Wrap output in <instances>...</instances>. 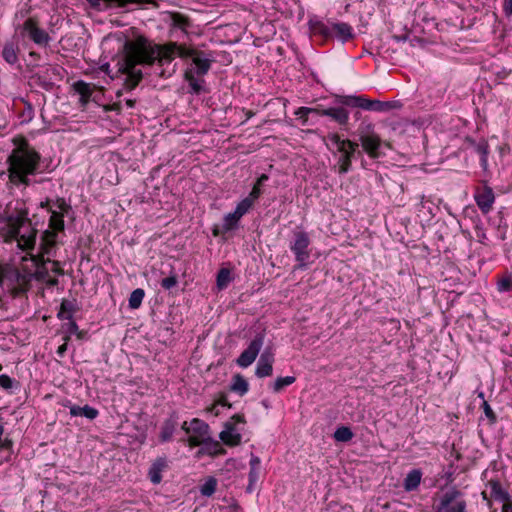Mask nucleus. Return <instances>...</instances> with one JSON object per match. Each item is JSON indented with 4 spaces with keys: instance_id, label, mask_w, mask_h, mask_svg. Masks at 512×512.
<instances>
[{
    "instance_id": "1",
    "label": "nucleus",
    "mask_w": 512,
    "mask_h": 512,
    "mask_svg": "<svg viewBox=\"0 0 512 512\" xmlns=\"http://www.w3.org/2000/svg\"><path fill=\"white\" fill-rule=\"evenodd\" d=\"M203 52L190 49L177 43H169L164 46L152 45L145 37L138 36L134 40H128L123 45V55L117 62V72L126 75L125 85L128 89H134L143 78L138 65H152L158 61L161 65L170 63L176 56L192 58L194 68L191 69L197 75L206 74L211 66V60L203 57Z\"/></svg>"
},
{
    "instance_id": "2",
    "label": "nucleus",
    "mask_w": 512,
    "mask_h": 512,
    "mask_svg": "<svg viewBox=\"0 0 512 512\" xmlns=\"http://www.w3.org/2000/svg\"><path fill=\"white\" fill-rule=\"evenodd\" d=\"M41 154L33 148L26 139L14 148L7 158V173L12 186L28 187L31 183L29 176L46 171L42 169Z\"/></svg>"
},
{
    "instance_id": "3",
    "label": "nucleus",
    "mask_w": 512,
    "mask_h": 512,
    "mask_svg": "<svg viewBox=\"0 0 512 512\" xmlns=\"http://www.w3.org/2000/svg\"><path fill=\"white\" fill-rule=\"evenodd\" d=\"M28 209L17 207L16 213L6 214L2 220L6 223V236L16 240L22 249H32L36 243L37 230L28 218Z\"/></svg>"
},
{
    "instance_id": "4",
    "label": "nucleus",
    "mask_w": 512,
    "mask_h": 512,
    "mask_svg": "<svg viewBox=\"0 0 512 512\" xmlns=\"http://www.w3.org/2000/svg\"><path fill=\"white\" fill-rule=\"evenodd\" d=\"M40 206L42 208H47L50 213L48 229L42 233L40 238V251L42 255L55 256L58 243V233L64 232V216L66 214L58 212L51 207L49 199L41 202Z\"/></svg>"
},
{
    "instance_id": "5",
    "label": "nucleus",
    "mask_w": 512,
    "mask_h": 512,
    "mask_svg": "<svg viewBox=\"0 0 512 512\" xmlns=\"http://www.w3.org/2000/svg\"><path fill=\"white\" fill-rule=\"evenodd\" d=\"M327 138L336 146L337 151L340 153L337 162L338 173H348L352 167V159L355 154H361V152L358 151V143L349 139H341V137L336 133L329 134Z\"/></svg>"
},
{
    "instance_id": "6",
    "label": "nucleus",
    "mask_w": 512,
    "mask_h": 512,
    "mask_svg": "<svg viewBox=\"0 0 512 512\" xmlns=\"http://www.w3.org/2000/svg\"><path fill=\"white\" fill-rule=\"evenodd\" d=\"M309 114L330 117L341 126L346 125L349 120V112L343 106L330 107L327 109L300 107L295 111V115L303 119V124L307 123Z\"/></svg>"
},
{
    "instance_id": "7",
    "label": "nucleus",
    "mask_w": 512,
    "mask_h": 512,
    "mask_svg": "<svg viewBox=\"0 0 512 512\" xmlns=\"http://www.w3.org/2000/svg\"><path fill=\"white\" fill-rule=\"evenodd\" d=\"M463 494L456 487L446 491L437 506L435 512H466L467 502L462 498Z\"/></svg>"
},
{
    "instance_id": "8",
    "label": "nucleus",
    "mask_w": 512,
    "mask_h": 512,
    "mask_svg": "<svg viewBox=\"0 0 512 512\" xmlns=\"http://www.w3.org/2000/svg\"><path fill=\"white\" fill-rule=\"evenodd\" d=\"M357 135L364 151L371 157H379V148L381 146L380 137L372 131L371 125H361L357 130Z\"/></svg>"
},
{
    "instance_id": "9",
    "label": "nucleus",
    "mask_w": 512,
    "mask_h": 512,
    "mask_svg": "<svg viewBox=\"0 0 512 512\" xmlns=\"http://www.w3.org/2000/svg\"><path fill=\"white\" fill-rule=\"evenodd\" d=\"M310 245V238L304 231H298L294 233V241L290 245L291 251L295 255V259L298 262V267L303 268L306 266V262L310 257L308 247Z\"/></svg>"
},
{
    "instance_id": "10",
    "label": "nucleus",
    "mask_w": 512,
    "mask_h": 512,
    "mask_svg": "<svg viewBox=\"0 0 512 512\" xmlns=\"http://www.w3.org/2000/svg\"><path fill=\"white\" fill-rule=\"evenodd\" d=\"M264 338V333L261 332L256 334V336L250 342L248 347L236 359V363L238 366L246 368L255 361L263 346Z\"/></svg>"
},
{
    "instance_id": "11",
    "label": "nucleus",
    "mask_w": 512,
    "mask_h": 512,
    "mask_svg": "<svg viewBox=\"0 0 512 512\" xmlns=\"http://www.w3.org/2000/svg\"><path fill=\"white\" fill-rule=\"evenodd\" d=\"M23 31L36 45L46 47L51 41L50 35L38 26L35 18L29 17L23 23Z\"/></svg>"
},
{
    "instance_id": "12",
    "label": "nucleus",
    "mask_w": 512,
    "mask_h": 512,
    "mask_svg": "<svg viewBox=\"0 0 512 512\" xmlns=\"http://www.w3.org/2000/svg\"><path fill=\"white\" fill-rule=\"evenodd\" d=\"M474 198L482 213L486 214L492 209V205L495 200L492 188L484 186L483 188L478 189Z\"/></svg>"
},
{
    "instance_id": "13",
    "label": "nucleus",
    "mask_w": 512,
    "mask_h": 512,
    "mask_svg": "<svg viewBox=\"0 0 512 512\" xmlns=\"http://www.w3.org/2000/svg\"><path fill=\"white\" fill-rule=\"evenodd\" d=\"M273 362V353L268 349L264 350L257 362L255 375L259 378L271 376L273 373Z\"/></svg>"
},
{
    "instance_id": "14",
    "label": "nucleus",
    "mask_w": 512,
    "mask_h": 512,
    "mask_svg": "<svg viewBox=\"0 0 512 512\" xmlns=\"http://www.w3.org/2000/svg\"><path fill=\"white\" fill-rule=\"evenodd\" d=\"M178 414L176 412H172L169 417L163 422L161 426V431L159 434V440L162 443L169 442L172 440L174 432L178 426Z\"/></svg>"
},
{
    "instance_id": "15",
    "label": "nucleus",
    "mask_w": 512,
    "mask_h": 512,
    "mask_svg": "<svg viewBox=\"0 0 512 512\" xmlns=\"http://www.w3.org/2000/svg\"><path fill=\"white\" fill-rule=\"evenodd\" d=\"M220 439L228 446H236L241 442V434L236 431L234 423L227 421L225 429L219 435Z\"/></svg>"
},
{
    "instance_id": "16",
    "label": "nucleus",
    "mask_w": 512,
    "mask_h": 512,
    "mask_svg": "<svg viewBox=\"0 0 512 512\" xmlns=\"http://www.w3.org/2000/svg\"><path fill=\"white\" fill-rule=\"evenodd\" d=\"M332 37L336 36L342 43L354 38L353 28L345 22L333 23L331 25Z\"/></svg>"
},
{
    "instance_id": "17",
    "label": "nucleus",
    "mask_w": 512,
    "mask_h": 512,
    "mask_svg": "<svg viewBox=\"0 0 512 512\" xmlns=\"http://www.w3.org/2000/svg\"><path fill=\"white\" fill-rule=\"evenodd\" d=\"M165 457L157 458L150 466L148 476L153 484H159L162 480V472L167 468Z\"/></svg>"
},
{
    "instance_id": "18",
    "label": "nucleus",
    "mask_w": 512,
    "mask_h": 512,
    "mask_svg": "<svg viewBox=\"0 0 512 512\" xmlns=\"http://www.w3.org/2000/svg\"><path fill=\"white\" fill-rule=\"evenodd\" d=\"M261 192L256 189H252L249 195L241 200L235 210L234 213L241 219L243 215H245L253 206L254 202L260 197Z\"/></svg>"
},
{
    "instance_id": "19",
    "label": "nucleus",
    "mask_w": 512,
    "mask_h": 512,
    "mask_svg": "<svg viewBox=\"0 0 512 512\" xmlns=\"http://www.w3.org/2000/svg\"><path fill=\"white\" fill-rule=\"evenodd\" d=\"M309 29L312 34L320 35L325 39L332 38L331 26L325 24L316 17L310 18L308 21Z\"/></svg>"
},
{
    "instance_id": "20",
    "label": "nucleus",
    "mask_w": 512,
    "mask_h": 512,
    "mask_svg": "<svg viewBox=\"0 0 512 512\" xmlns=\"http://www.w3.org/2000/svg\"><path fill=\"white\" fill-rule=\"evenodd\" d=\"M79 309L80 308L75 299H63L57 317L60 320H71L73 318L74 313L78 312Z\"/></svg>"
},
{
    "instance_id": "21",
    "label": "nucleus",
    "mask_w": 512,
    "mask_h": 512,
    "mask_svg": "<svg viewBox=\"0 0 512 512\" xmlns=\"http://www.w3.org/2000/svg\"><path fill=\"white\" fill-rule=\"evenodd\" d=\"M4 434L5 428L0 422V464L9 460L13 448V441Z\"/></svg>"
},
{
    "instance_id": "22",
    "label": "nucleus",
    "mask_w": 512,
    "mask_h": 512,
    "mask_svg": "<svg viewBox=\"0 0 512 512\" xmlns=\"http://www.w3.org/2000/svg\"><path fill=\"white\" fill-rule=\"evenodd\" d=\"M366 110H372V111H378V112H385L389 111L391 109H399L402 107V104L399 101H389V102H382L379 100H369L367 99V102L365 103Z\"/></svg>"
},
{
    "instance_id": "23",
    "label": "nucleus",
    "mask_w": 512,
    "mask_h": 512,
    "mask_svg": "<svg viewBox=\"0 0 512 512\" xmlns=\"http://www.w3.org/2000/svg\"><path fill=\"white\" fill-rule=\"evenodd\" d=\"M487 485L490 487L491 490V497L500 502H508L510 500V494L509 492L502 488L501 483L498 480L491 479L488 481Z\"/></svg>"
},
{
    "instance_id": "24",
    "label": "nucleus",
    "mask_w": 512,
    "mask_h": 512,
    "mask_svg": "<svg viewBox=\"0 0 512 512\" xmlns=\"http://www.w3.org/2000/svg\"><path fill=\"white\" fill-rule=\"evenodd\" d=\"M19 47L16 43L6 42L2 49V57L6 63L14 65L18 62Z\"/></svg>"
},
{
    "instance_id": "25",
    "label": "nucleus",
    "mask_w": 512,
    "mask_h": 512,
    "mask_svg": "<svg viewBox=\"0 0 512 512\" xmlns=\"http://www.w3.org/2000/svg\"><path fill=\"white\" fill-rule=\"evenodd\" d=\"M422 478V472L419 469H413L411 470L405 477L403 482V487L406 492H411L416 490L420 483Z\"/></svg>"
},
{
    "instance_id": "26",
    "label": "nucleus",
    "mask_w": 512,
    "mask_h": 512,
    "mask_svg": "<svg viewBox=\"0 0 512 512\" xmlns=\"http://www.w3.org/2000/svg\"><path fill=\"white\" fill-rule=\"evenodd\" d=\"M240 218L234 213H228L225 215L221 231L218 227L213 228V235L218 236L221 232L226 233L237 228Z\"/></svg>"
},
{
    "instance_id": "27",
    "label": "nucleus",
    "mask_w": 512,
    "mask_h": 512,
    "mask_svg": "<svg viewBox=\"0 0 512 512\" xmlns=\"http://www.w3.org/2000/svg\"><path fill=\"white\" fill-rule=\"evenodd\" d=\"M224 453L225 449L222 448L218 441L213 440L210 436L205 439L203 447L198 451V454H208L211 456H216Z\"/></svg>"
},
{
    "instance_id": "28",
    "label": "nucleus",
    "mask_w": 512,
    "mask_h": 512,
    "mask_svg": "<svg viewBox=\"0 0 512 512\" xmlns=\"http://www.w3.org/2000/svg\"><path fill=\"white\" fill-rule=\"evenodd\" d=\"M336 102L343 105V106H349V107H359L366 110L365 103L367 102V98L364 96H337Z\"/></svg>"
},
{
    "instance_id": "29",
    "label": "nucleus",
    "mask_w": 512,
    "mask_h": 512,
    "mask_svg": "<svg viewBox=\"0 0 512 512\" xmlns=\"http://www.w3.org/2000/svg\"><path fill=\"white\" fill-rule=\"evenodd\" d=\"M229 389L239 396H244L249 390V384L241 374H235L232 377Z\"/></svg>"
},
{
    "instance_id": "30",
    "label": "nucleus",
    "mask_w": 512,
    "mask_h": 512,
    "mask_svg": "<svg viewBox=\"0 0 512 512\" xmlns=\"http://www.w3.org/2000/svg\"><path fill=\"white\" fill-rule=\"evenodd\" d=\"M20 102L23 104V109L18 111V119L20 124H28L34 118V107L29 101L25 99H20Z\"/></svg>"
},
{
    "instance_id": "31",
    "label": "nucleus",
    "mask_w": 512,
    "mask_h": 512,
    "mask_svg": "<svg viewBox=\"0 0 512 512\" xmlns=\"http://www.w3.org/2000/svg\"><path fill=\"white\" fill-rule=\"evenodd\" d=\"M70 415L71 416H84L90 420H93L98 416V410L89 405H85L83 407H80L77 405H71L70 406Z\"/></svg>"
},
{
    "instance_id": "32",
    "label": "nucleus",
    "mask_w": 512,
    "mask_h": 512,
    "mask_svg": "<svg viewBox=\"0 0 512 512\" xmlns=\"http://www.w3.org/2000/svg\"><path fill=\"white\" fill-rule=\"evenodd\" d=\"M73 88L75 92H77L80 95V99L83 103L89 101L93 91L89 83L79 80L73 84Z\"/></svg>"
},
{
    "instance_id": "33",
    "label": "nucleus",
    "mask_w": 512,
    "mask_h": 512,
    "mask_svg": "<svg viewBox=\"0 0 512 512\" xmlns=\"http://www.w3.org/2000/svg\"><path fill=\"white\" fill-rule=\"evenodd\" d=\"M191 429V433L198 435L199 437L207 438L210 436L209 425L198 418H194L191 420Z\"/></svg>"
},
{
    "instance_id": "34",
    "label": "nucleus",
    "mask_w": 512,
    "mask_h": 512,
    "mask_svg": "<svg viewBox=\"0 0 512 512\" xmlns=\"http://www.w3.org/2000/svg\"><path fill=\"white\" fill-rule=\"evenodd\" d=\"M232 281L231 271L227 268H222L217 273L216 284L219 290L225 289Z\"/></svg>"
},
{
    "instance_id": "35",
    "label": "nucleus",
    "mask_w": 512,
    "mask_h": 512,
    "mask_svg": "<svg viewBox=\"0 0 512 512\" xmlns=\"http://www.w3.org/2000/svg\"><path fill=\"white\" fill-rule=\"evenodd\" d=\"M144 296H145V292L143 289L137 288V289L133 290L132 293L130 294V297L128 300L129 307L131 309L139 308L142 304Z\"/></svg>"
},
{
    "instance_id": "36",
    "label": "nucleus",
    "mask_w": 512,
    "mask_h": 512,
    "mask_svg": "<svg viewBox=\"0 0 512 512\" xmlns=\"http://www.w3.org/2000/svg\"><path fill=\"white\" fill-rule=\"evenodd\" d=\"M354 434L349 427L341 426L334 432V439L338 442H348L353 438Z\"/></svg>"
},
{
    "instance_id": "37",
    "label": "nucleus",
    "mask_w": 512,
    "mask_h": 512,
    "mask_svg": "<svg viewBox=\"0 0 512 512\" xmlns=\"http://www.w3.org/2000/svg\"><path fill=\"white\" fill-rule=\"evenodd\" d=\"M296 381L294 376L278 377L273 383L272 389L275 393H279L286 386L293 384Z\"/></svg>"
},
{
    "instance_id": "38",
    "label": "nucleus",
    "mask_w": 512,
    "mask_h": 512,
    "mask_svg": "<svg viewBox=\"0 0 512 512\" xmlns=\"http://www.w3.org/2000/svg\"><path fill=\"white\" fill-rule=\"evenodd\" d=\"M488 147V143L485 140H482L479 143L475 144V151L481 156V164L483 166L487 165L489 153Z\"/></svg>"
},
{
    "instance_id": "39",
    "label": "nucleus",
    "mask_w": 512,
    "mask_h": 512,
    "mask_svg": "<svg viewBox=\"0 0 512 512\" xmlns=\"http://www.w3.org/2000/svg\"><path fill=\"white\" fill-rule=\"evenodd\" d=\"M478 396L483 399L481 407L484 411L485 416L489 419L491 423H495L497 420L496 414L494 413L488 402L484 399V393L480 392Z\"/></svg>"
},
{
    "instance_id": "40",
    "label": "nucleus",
    "mask_w": 512,
    "mask_h": 512,
    "mask_svg": "<svg viewBox=\"0 0 512 512\" xmlns=\"http://www.w3.org/2000/svg\"><path fill=\"white\" fill-rule=\"evenodd\" d=\"M217 482L214 478H209L200 489V492L204 496H211L216 490Z\"/></svg>"
},
{
    "instance_id": "41",
    "label": "nucleus",
    "mask_w": 512,
    "mask_h": 512,
    "mask_svg": "<svg viewBox=\"0 0 512 512\" xmlns=\"http://www.w3.org/2000/svg\"><path fill=\"white\" fill-rule=\"evenodd\" d=\"M52 207H55L58 212H61L63 214H69V212L72 211V207L70 204H68L66 202V200L64 198H57L54 202H53V206Z\"/></svg>"
},
{
    "instance_id": "42",
    "label": "nucleus",
    "mask_w": 512,
    "mask_h": 512,
    "mask_svg": "<svg viewBox=\"0 0 512 512\" xmlns=\"http://www.w3.org/2000/svg\"><path fill=\"white\" fill-rule=\"evenodd\" d=\"M186 79L189 82V86L193 90L194 93L199 94L202 90V86L192 75V70L186 72Z\"/></svg>"
},
{
    "instance_id": "43",
    "label": "nucleus",
    "mask_w": 512,
    "mask_h": 512,
    "mask_svg": "<svg viewBox=\"0 0 512 512\" xmlns=\"http://www.w3.org/2000/svg\"><path fill=\"white\" fill-rule=\"evenodd\" d=\"M498 290L500 292H510V291H512V277L511 276H506V277L502 278L498 282Z\"/></svg>"
},
{
    "instance_id": "44",
    "label": "nucleus",
    "mask_w": 512,
    "mask_h": 512,
    "mask_svg": "<svg viewBox=\"0 0 512 512\" xmlns=\"http://www.w3.org/2000/svg\"><path fill=\"white\" fill-rule=\"evenodd\" d=\"M178 283L177 276L175 274H172L164 279L161 280V286L166 289L170 290L173 287H175Z\"/></svg>"
},
{
    "instance_id": "45",
    "label": "nucleus",
    "mask_w": 512,
    "mask_h": 512,
    "mask_svg": "<svg viewBox=\"0 0 512 512\" xmlns=\"http://www.w3.org/2000/svg\"><path fill=\"white\" fill-rule=\"evenodd\" d=\"M248 476L249 484L247 486V491L252 492L254 490V484L258 481L259 478V469H250Z\"/></svg>"
},
{
    "instance_id": "46",
    "label": "nucleus",
    "mask_w": 512,
    "mask_h": 512,
    "mask_svg": "<svg viewBox=\"0 0 512 512\" xmlns=\"http://www.w3.org/2000/svg\"><path fill=\"white\" fill-rule=\"evenodd\" d=\"M14 383H15L14 379L9 377L8 375H6V374L0 375V386L3 389H5V390L12 389Z\"/></svg>"
},
{
    "instance_id": "47",
    "label": "nucleus",
    "mask_w": 512,
    "mask_h": 512,
    "mask_svg": "<svg viewBox=\"0 0 512 512\" xmlns=\"http://www.w3.org/2000/svg\"><path fill=\"white\" fill-rule=\"evenodd\" d=\"M205 439L206 438L199 437L198 435L193 434V435L189 436L188 443L192 447L200 446V445H203Z\"/></svg>"
},
{
    "instance_id": "48",
    "label": "nucleus",
    "mask_w": 512,
    "mask_h": 512,
    "mask_svg": "<svg viewBox=\"0 0 512 512\" xmlns=\"http://www.w3.org/2000/svg\"><path fill=\"white\" fill-rule=\"evenodd\" d=\"M174 25L182 30H186L188 26V20L180 15L174 17Z\"/></svg>"
},
{
    "instance_id": "49",
    "label": "nucleus",
    "mask_w": 512,
    "mask_h": 512,
    "mask_svg": "<svg viewBox=\"0 0 512 512\" xmlns=\"http://www.w3.org/2000/svg\"><path fill=\"white\" fill-rule=\"evenodd\" d=\"M269 179L268 175L267 174H262L260 177H258V179L256 180L255 184L253 185V188L252 189H256V191L258 190L259 192L262 193L261 191V186Z\"/></svg>"
},
{
    "instance_id": "50",
    "label": "nucleus",
    "mask_w": 512,
    "mask_h": 512,
    "mask_svg": "<svg viewBox=\"0 0 512 512\" xmlns=\"http://www.w3.org/2000/svg\"><path fill=\"white\" fill-rule=\"evenodd\" d=\"M216 404L219 406H223V407H227V408H231L232 405L229 403L228 401V397L225 393H221L219 395V398L217 399L216 401Z\"/></svg>"
},
{
    "instance_id": "51",
    "label": "nucleus",
    "mask_w": 512,
    "mask_h": 512,
    "mask_svg": "<svg viewBox=\"0 0 512 512\" xmlns=\"http://www.w3.org/2000/svg\"><path fill=\"white\" fill-rule=\"evenodd\" d=\"M68 332L70 334H76V335H78V337H80V335H81V332H79V327H78L77 323L73 320V318L71 320H69Z\"/></svg>"
},
{
    "instance_id": "52",
    "label": "nucleus",
    "mask_w": 512,
    "mask_h": 512,
    "mask_svg": "<svg viewBox=\"0 0 512 512\" xmlns=\"http://www.w3.org/2000/svg\"><path fill=\"white\" fill-rule=\"evenodd\" d=\"M261 460L258 456L252 454L250 458V469H260Z\"/></svg>"
},
{
    "instance_id": "53",
    "label": "nucleus",
    "mask_w": 512,
    "mask_h": 512,
    "mask_svg": "<svg viewBox=\"0 0 512 512\" xmlns=\"http://www.w3.org/2000/svg\"><path fill=\"white\" fill-rule=\"evenodd\" d=\"M47 262L52 263V265H53L52 272H54L57 275H63L64 274V271L60 267V263L58 261H51L50 259H48Z\"/></svg>"
},
{
    "instance_id": "54",
    "label": "nucleus",
    "mask_w": 512,
    "mask_h": 512,
    "mask_svg": "<svg viewBox=\"0 0 512 512\" xmlns=\"http://www.w3.org/2000/svg\"><path fill=\"white\" fill-rule=\"evenodd\" d=\"M503 11L506 16L512 15V0H505L503 4Z\"/></svg>"
},
{
    "instance_id": "55",
    "label": "nucleus",
    "mask_w": 512,
    "mask_h": 512,
    "mask_svg": "<svg viewBox=\"0 0 512 512\" xmlns=\"http://www.w3.org/2000/svg\"><path fill=\"white\" fill-rule=\"evenodd\" d=\"M69 340V336L65 337V342L60 345L57 349V355L59 357H63L65 352L67 351V341Z\"/></svg>"
},
{
    "instance_id": "56",
    "label": "nucleus",
    "mask_w": 512,
    "mask_h": 512,
    "mask_svg": "<svg viewBox=\"0 0 512 512\" xmlns=\"http://www.w3.org/2000/svg\"><path fill=\"white\" fill-rule=\"evenodd\" d=\"M230 421L233 422L234 424L235 423H245V418L243 415L235 414L234 416L231 417Z\"/></svg>"
},
{
    "instance_id": "57",
    "label": "nucleus",
    "mask_w": 512,
    "mask_h": 512,
    "mask_svg": "<svg viewBox=\"0 0 512 512\" xmlns=\"http://www.w3.org/2000/svg\"><path fill=\"white\" fill-rule=\"evenodd\" d=\"M502 512H512V501L504 502Z\"/></svg>"
},
{
    "instance_id": "58",
    "label": "nucleus",
    "mask_w": 512,
    "mask_h": 512,
    "mask_svg": "<svg viewBox=\"0 0 512 512\" xmlns=\"http://www.w3.org/2000/svg\"><path fill=\"white\" fill-rule=\"evenodd\" d=\"M181 429L185 431V433L190 434L192 432L191 429V422L188 423L187 421L183 422Z\"/></svg>"
},
{
    "instance_id": "59",
    "label": "nucleus",
    "mask_w": 512,
    "mask_h": 512,
    "mask_svg": "<svg viewBox=\"0 0 512 512\" xmlns=\"http://www.w3.org/2000/svg\"><path fill=\"white\" fill-rule=\"evenodd\" d=\"M5 280L4 269L0 266V287L3 286Z\"/></svg>"
},
{
    "instance_id": "60",
    "label": "nucleus",
    "mask_w": 512,
    "mask_h": 512,
    "mask_svg": "<svg viewBox=\"0 0 512 512\" xmlns=\"http://www.w3.org/2000/svg\"><path fill=\"white\" fill-rule=\"evenodd\" d=\"M218 405L215 403L212 405V407L209 409L211 413H214L216 416L219 414V410L217 409Z\"/></svg>"
},
{
    "instance_id": "61",
    "label": "nucleus",
    "mask_w": 512,
    "mask_h": 512,
    "mask_svg": "<svg viewBox=\"0 0 512 512\" xmlns=\"http://www.w3.org/2000/svg\"><path fill=\"white\" fill-rule=\"evenodd\" d=\"M101 70L106 72V73H109V64H104L101 66Z\"/></svg>"
},
{
    "instance_id": "62",
    "label": "nucleus",
    "mask_w": 512,
    "mask_h": 512,
    "mask_svg": "<svg viewBox=\"0 0 512 512\" xmlns=\"http://www.w3.org/2000/svg\"><path fill=\"white\" fill-rule=\"evenodd\" d=\"M126 104H127L128 107L132 108L135 105V101L134 100H127Z\"/></svg>"
},
{
    "instance_id": "63",
    "label": "nucleus",
    "mask_w": 512,
    "mask_h": 512,
    "mask_svg": "<svg viewBox=\"0 0 512 512\" xmlns=\"http://www.w3.org/2000/svg\"><path fill=\"white\" fill-rule=\"evenodd\" d=\"M48 284L51 285V286H55L58 284V280L57 279H51L48 281Z\"/></svg>"
},
{
    "instance_id": "64",
    "label": "nucleus",
    "mask_w": 512,
    "mask_h": 512,
    "mask_svg": "<svg viewBox=\"0 0 512 512\" xmlns=\"http://www.w3.org/2000/svg\"><path fill=\"white\" fill-rule=\"evenodd\" d=\"M29 55H30L31 57H34V58H38V57H39V54H38L37 52H34V51H31V52L29 53Z\"/></svg>"
}]
</instances>
